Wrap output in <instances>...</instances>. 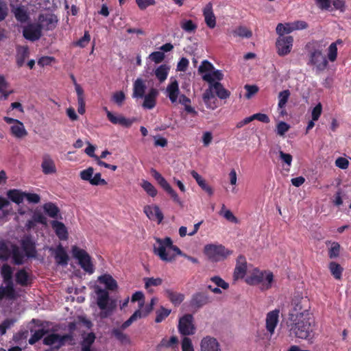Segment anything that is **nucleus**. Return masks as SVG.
<instances>
[{
  "mask_svg": "<svg viewBox=\"0 0 351 351\" xmlns=\"http://www.w3.org/2000/svg\"><path fill=\"white\" fill-rule=\"evenodd\" d=\"M287 328L296 338L311 340L315 330V321L312 316H289Z\"/></svg>",
  "mask_w": 351,
  "mask_h": 351,
  "instance_id": "f257e3e1",
  "label": "nucleus"
},
{
  "mask_svg": "<svg viewBox=\"0 0 351 351\" xmlns=\"http://www.w3.org/2000/svg\"><path fill=\"white\" fill-rule=\"evenodd\" d=\"M158 245H154V253L164 262H171L176 258V256L182 255L193 263H198L197 258L182 254L181 250L177 245H173L172 239L170 237L156 238Z\"/></svg>",
  "mask_w": 351,
  "mask_h": 351,
  "instance_id": "f03ea898",
  "label": "nucleus"
},
{
  "mask_svg": "<svg viewBox=\"0 0 351 351\" xmlns=\"http://www.w3.org/2000/svg\"><path fill=\"white\" fill-rule=\"evenodd\" d=\"M245 282L250 286H259L261 291L268 290L274 282V274L270 271H261L256 268L246 278Z\"/></svg>",
  "mask_w": 351,
  "mask_h": 351,
  "instance_id": "7ed1b4c3",
  "label": "nucleus"
},
{
  "mask_svg": "<svg viewBox=\"0 0 351 351\" xmlns=\"http://www.w3.org/2000/svg\"><path fill=\"white\" fill-rule=\"evenodd\" d=\"M97 295L96 303L101 310L100 317L106 318L112 315L114 309L117 306L114 300L110 299L109 293L104 289H97L95 291Z\"/></svg>",
  "mask_w": 351,
  "mask_h": 351,
  "instance_id": "20e7f679",
  "label": "nucleus"
},
{
  "mask_svg": "<svg viewBox=\"0 0 351 351\" xmlns=\"http://www.w3.org/2000/svg\"><path fill=\"white\" fill-rule=\"evenodd\" d=\"M292 309L289 313V317H308L311 316L310 313V300L307 297L297 295L293 297L292 300Z\"/></svg>",
  "mask_w": 351,
  "mask_h": 351,
  "instance_id": "39448f33",
  "label": "nucleus"
},
{
  "mask_svg": "<svg viewBox=\"0 0 351 351\" xmlns=\"http://www.w3.org/2000/svg\"><path fill=\"white\" fill-rule=\"evenodd\" d=\"M73 337L71 333L60 335L58 333H49L44 337L43 343L49 346L47 351H58L66 341H73Z\"/></svg>",
  "mask_w": 351,
  "mask_h": 351,
  "instance_id": "423d86ee",
  "label": "nucleus"
},
{
  "mask_svg": "<svg viewBox=\"0 0 351 351\" xmlns=\"http://www.w3.org/2000/svg\"><path fill=\"white\" fill-rule=\"evenodd\" d=\"M232 251L222 245L208 244L204 246V254L211 262H219L227 258Z\"/></svg>",
  "mask_w": 351,
  "mask_h": 351,
  "instance_id": "0eeeda50",
  "label": "nucleus"
},
{
  "mask_svg": "<svg viewBox=\"0 0 351 351\" xmlns=\"http://www.w3.org/2000/svg\"><path fill=\"white\" fill-rule=\"evenodd\" d=\"M71 252L73 258L77 260L78 264L83 270L90 274H94V265L92 263L90 254L85 250H82L77 245H73Z\"/></svg>",
  "mask_w": 351,
  "mask_h": 351,
  "instance_id": "6e6552de",
  "label": "nucleus"
},
{
  "mask_svg": "<svg viewBox=\"0 0 351 351\" xmlns=\"http://www.w3.org/2000/svg\"><path fill=\"white\" fill-rule=\"evenodd\" d=\"M308 56L309 61L307 64L315 67L316 71L319 72L324 71L328 65V62L319 47H313Z\"/></svg>",
  "mask_w": 351,
  "mask_h": 351,
  "instance_id": "1a4fd4ad",
  "label": "nucleus"
},
{
  "mask_svg": "<svg viewBox=\"0 0 351 351\" xmlns=\"http://www.w3.org/2000/svg\"><path fill=\"white\" fill-rule=\"evenodd\" d=\"M178 330L181 335L187 337L195 333L196 328L193 324V316L186 313L179 318Z\"/></svg>",
  "mask_w": 351,
  "mask_h": 351,
  "instance_id": "9d476101",
  "label": "nucleus"
},
{
  "mask_svg": "<svg viewBox=\"0 0 351 351\" xmlns=\"http://www.w3.org/2000/svg\"><path fill=\"white\" fill-rule=\"evenodd\" d=\"M153 176L159 184L160 186L162 187L164 191L169 195L170 197L172 198L173 201L176 204H179V206H182V202L180 198H179L176 191H175L172 186L169 185L167 181L164 178L163 176L160 175L157 171H153Z\"/></svg>",
  "mask_w": 351,
  "mask_h": 351,
  "instance_id": "9b49d317",
  "label": "nucleus"
},
{
  "mask_svg": "<svg viewBox=\"0 0 351 351\" xmlns=\"http://www.w3.org/2000/svg\"><path fill=\"white\" fill-rule=\"evenodd\" d=\"M293 38L291 35L286 36H278L276 40V48H277L278 55L284 56L289 54L292 49Z\"/></svg>",
  "mask_w": 351,
  "mask_h": 351,
  "instance_id": "f8f14e48",
  "label": "nucleus"
},
{
  "mask_svg": "<svg viewBox=\"0 0 351 351\" xmlns=\"http://www.w3.org/2000/svg\"><path fill=\"white\" fill-rule=\"evenodd\" d=\"M42 35V25L39 23H30L23 29V36L25 38L34 42L40 38Z\"/></svg>",
  "mask_w": 351,
  "mask_h": 351,
  "instance_id": "ddd939ff",
  "label": "nucleus"
},
{
  "mask_svg": "<svg viewBox=\"0 0 351 351\" xmlns=\"http://www.w3.org/2000/svg\"><path fill=\"white\" fill-rule=\"evenodd\" d=\"M21 245L27 258H35L37 251L36 243L31 235H25L21 241Z\"/></svg>",
  "mask_w": 351,
  "mask_h": 351,
  "instance_id": "4468645a",
  "label": "nucleus"
},
{
  "mask_svg": "<svg viewBox=\"0 0 351 351\" xmlns=\"http://www.w3.org/2000/svg\"><path fill=\"white\" fill-rule=\"evenodd\" d=\"M247 272V261L244 255L241 254L237 259L236 267L233 272L234 280L245 278Z\"/></svg>",
  "mask_w": 351,
  "mask_h": 351,
  "instance_id": "2eb2a0df",
  "label": "nucleus"
},
{
  "mask_svg": "<svg viewBox=\"0 0 351 351\" xmlns=\"http://www.w3.org/2000/svg\"><path fill=\"white\" fill-rule=\"evenodd\" d=\"M108 121L114 125H119L123 127L129 128L132 125L133 121L128 119L121 114L116 116L112 112H110L106 107L104 108Z\"/></svg>",
  "mask_w": 351,
  "mask_h": 351,
  "instance_id": "dca6fc26",
  "label": "nucleus"
},
{
  "mask_svg": "<svg viewBox=\"0 0 351 351\" xmlns=\"http://www.w3.org/2000/svg\"><path fill=\"white\" fill-rule=\"evenodd\" d=\"M210 302L209 296L204 292H197L193 295L190 305L192 308L199 309Z\"/></svg>",
  "mask_w": 351,
  "mask_h": 351,
  "instance_id": "f3484780",
  "label": "nucleus"
},
{
  "mask_svg": "<svg viewBox=\"0 0 351 351\" xmlns=\"http://www.w3.org/2000/svg\"><path fill=\"white\" fill-rule=\"evenodd\" d=\"M201 351H221L217 339L210 336H206L201 340Z\"/></svg>",
  "mask_w": 351,
  "mask_h": 351,
  "instance_id": "a211bd4d",
  "label": "nucleus"
},
{
  "mask_svg": "<svg viewBox=\"0 0 351 351\" xmlns=\"http://www.w3.org/2000/svg\"><path fill=\"white\" fill-rule=\"evenodd\" d=\"M40 167L45 175H51L57 172V167H56L55 162L48 154H45L43 155Z\"/></svg>",
  "mask_w": 351,
  "mask_h": 351,
  "instance_id": "6ab92c4d",
  "label": "nucleus"
},
{
  "mask_svg": "<svg viewBox=\"0 0 351 351\" xmlns=\"http://www.w3.org/2000/svg\"><path fill=\"white\" fill-rule=\"evenodd\" d=\"M144 212L147 217L151 220H158V223H160L163 219L164 215L160 208L156 206H145L144 207Z\"/></svg>",
  "mask_w": 351,
  "mask_h": 351,
  "instance_id": "aec40b11",
  "label": "nucleus"
},
{
  "mask_svg": "<svg viewBox=\"0 0 351 351\" xmlns=\"http://www.w3.org/2000/svg\"><path fill=\"white\" fill-rule=\"evenodd\" d=\"M49 250L53 251L54 259L58 265H67L69 256L61 244H59L56 249L50 248Z\"/></svg>",
  "mask_w": 351,
  "mask_h": 351,
  "instance_id": "412c9836",
  "label": "nucleus"
},
{
  "mask_svg": "<svg viewBox=\"0 0 351 351\" xmlns=\"http://www.w3.org/2000/svg\"><path fill=\"white\" fill-rule=\"evenodd\" d=\"M279 310L275 309L268 313L266 316V330L273 335L276 325L278 323Z\"/></svg>",
  "mask_w": 351,
  "mask_h": 351,
  "instance_id": "4be33fe9",
  "label": "nucleus"
},
{
  "mask_svg": "<svg viewBox=\"0 0 351 351\" xmlns=\"http://www.w3.org/2000/svg\"><path fill=\"white\" fill-rule=\"evenodd\" d=\"M51 227H52L55 234L58 238L62 241H66L68 239V230L66 226L63 222L53 220L51 221Z\"/></svg>",
  "mask_w": 351,
  "mask_h": 351,
  "instance_id": "5701e85b",
  "label": "nucleus"
},
{
  "mask_svg": "<svg viewBox=\"0 0 351 351\" xmlns=\"http://www.w3.org/2000/svg\"><path fill=\"white\" fill-rule=\"evenodd\" d=\"M158 95V90L156 88H151L147 95L144 96V101L142 106L145 109H154L156 103V97Z\"/></svg>",
  "mask_w": 351,
  "mask_h": 351,
  "instance_id": "b1692460",
  "label": "nucleus"
},
{
  "mask_svg": "<svg viewBox=\"0 0 351 351\" xmlns=\"http://www.w3.org/2000/svg\"><path fill=\"white\" fill-rule=\"evenodd\" d=\"M203 14L206 26L210 29H213L216 25V19L211 3L206 5L204 8Z\"/></svg>",
  "mask_w": 351,
  "mask_h": 351,
  "instance_id": "393cba45",
  "label": "nucleus"
},
{
  "mask_svg": "<svg viewBox=\"0 0 351 351\" xmlns=\"http://www.w3.org/2000/svg\"><path fill=\"white\" fill-rule=\"evenodd\" d=\"M10 256L15 265H22L25 263V254H23L20 247L16 244L11 245Z\"/></svg>",
  "mask_w": 351,
  "mask_h": 351,
  "instance_id": "a878e982",
  "label": "nucleus"
},
{
  "mask_svg": "<svg viewBox=\"0 0 351 351\" xmlns=\"http://www.w3.org/2000/svg\"><path fill=\"white\" fill-rule=\"evenodd\" d=\"M202 79L204 82L208 83L209 86L215 84V82H219L223 79V73L221 70H213V71L205 73L202 76Z\"/></svg>",
  "mask_w": 351,
  "mask_h": 351,
  "instance_id": "bb28decb",
  "label": "nucleus"
},
{
  "mask_svg": "<svg viewBox=\"0 0 351 351\" xmlns=\"http://www.w3.org/2000/svg\"><path fill=\"white\" fill-rule=\"evenodd\" d=\"M167 96L172 103L177 102L179 96V86L177 80L170 82L167 87Z\"/></svg>",
  "mask_w": 351,
  "mask_h": 351,
  "instance_id": "cd10ccee",
  "label": "nucleus"
},
{
  "mask_svg": "<svg viewBox=\"0 0 351 351\" xmlns=\"http://www.w3.org/2000/svg\"><path fill=\"white\" fill-rule=\"evenodd\" d=\"M146 86L141 78H137L133 84L132 98H143L145 96Z\"/></svg>",
  "mask_w": 351,
  "mask_h": 351,
  "instance_id": "c85d7f7f",
  "label": "nucleus"
},
{
  "mask_svg": "<svg viewBox=\"0 0 351 351\" xmlns=\"http://www.w3.org/2000/svg\"><path fill=\"white\" fill-rule=\"evenodd\" d=\"M98 281L101 284H104L106 286V289L108 290L113 291L117 289L118 287L117 281L114 280L113 277L108 274H104V275L99 276Z\"/></svg>",
  "mask_w": 351,
  "mask_h": 351,
  "instance_id": "c756f323",
  "label": "nucleus"
},
{
  "mask_svg": "<svg viewBox=\"0 0 351 351\" xmlns=\"http://www.w3.org/2000/svg\"><path fill=\"white\" fill-rule=\"evenodd\" d=\"M29 55V51L27 46H18L16 47V64L17 66L21 67L25 64V59Z\"/></svg>",
  "mask_w": 351,
  "mask_h": 351,
  "instance_id": "7c9ffc66",
  "label": "nucleus"
},
{
  "mask_svg": "<svg viewBox=\"0 0 351 351\" xmlns=\"http://www.w3.org/2000/svg\"><path fill=\"white\" fill-rule=\"evenodd\" d=\"M7 197L11 202L19 205L25 199V192L18 189H10L7 191Z\"/></svg>",
  "mask_w": 351,
  "mask_h": 351,
  "instance_id": "2f4dec72",
  "label": "nucleus"
},
{
  "mask_svg": "<svg viewBox=\"0 0 351 351\" xmlns=\"http://www.w3.org/2000/svg\"><path fill=\"white\" fill-rule=\"evenodd\" d=\"M210 88L215 90V93L217 94V96L220 99L229 98L231 95V93L228 90L225 89L223 85L220 82H215L210 85Z\"/></svg>",
  "mask_w": 351,
  "mask_h": 351,
  "instance_id": "473e14b6",
  "label": "nucleus"
},
{
  "mask_svg": "<svg viewBox=\"0 0 351 351\" xmlns=\"http://www.w3.org/2000/svg\"><path fill=\"white\" fill-rule=\"evenodd\" d=\"M10 84L5 77L0 74V98L6 100L11 94L13 93V90H9Z\"/></svg>",
  "mask_w": 351,
  "mask_h": 351,
  "instance_id": "72a5a7b5",
  "label": "nucleus"
},
{
  "mask_svg": "<svg viewBox=\"0 0 351 351\" xmlns=\"http://www.w3.org/2000/svg\"><path fill=\"white\" fill-rule=\"evenodd\" d=\"M15 278L17 285L22 287H26L30 284L29 274L24 269L18 270L15 274Z\"/></svg>",
  "mask_w": 351,
  "mask_h": 351,
  "instance_id": "f704fd0d",
  "label": "nucleus"
},
{
  "mask_svg": "<svg viewBox=\"0 0 351 351\" xmlns=\"http://www.w3.org/2000/svg\"><path fill=\"white\" fill-rule=\"evenodd\" d=\"M10 131L12 135L17 138H22L27 135L25 125L22 122L16 125H12Z\"/></svg>",
  "mask_w": 351,
  "mask_h": 351,
  "instance_id": "c9c22d12",
  "label": "nucleus"
},
{
  "mask_svg": "<svg viewBox=\"0 0 351 351\" xmlns=\"http://www.w3.org/2000/svg\"><path fill=\"white\" fill-rule=\"evenodd\" d=\"M165 294H167L169 300L176 306L180 305L184 300V295L182 293L174 292L171 289L165 290Z\"/></svg>",
  "mask_w": 351,
  "mask_h": 351,
  "instance_id": "e433bc0d",
  "label": "nucleus"
},
{
  "mask_svg": "<svg viewBox=\"0 0 351 351\" xmlns=\"http://www.w3.org/2000/svg\"><path fill=\"white\" fill-rule=\"evenodd\" d=\"M13 13L17 21L21 23H25L29 19V16L28 15L27 12L23 6L16 8L13 11Z\"/></svg>",
  "mask_w": 351,
  "mask_h": 351,
  "instance_id": "4c0bfd02",
  "label": "nucleus"
},
{
  "mask_svg": "<svg viewBox=\"0 0 351 351\" xmlns=\"http://www.w3.org/2000/svg\"><path fill=\"white\" fill-rule=\"evenodd\" d=\"M43 210L45 214L53 219L57 218L60 213L59 208L54 203L51 202L45 203Z\"/></svg>",
  "mask_w": 351,
  "mask_h": 351,
  "instance_id": "58836bf2",
  "label": "nucleus"
},
{
  "mask_svg": "<svg viewBox=\"0 0 351 351\" xmlns=\"http://www.w3.org/2000/svg\"><path fill=\"white\" fill-rule=\"evenodd\" d=\"M169 67L167 64H162L155 70V75L160 82H163L167 79Z\"/></svg>",
  "mask_w": 351,
  "mask_h": 351,
  "instance_id": "ea45409f",
  "label": "nucleus"
},
{
  "mask_svg": "<svg viewBox=\"0 0 351 351\" xmlns=\"http://www.w3.org/2000/svg\"><path fill=\"white\" fill-rule=\"evenodd\" d=\"M178 343V339L176 336H171L169 339L166 338H163L160 340V343L158 344L156 347V350L158 351H160L163 348H171L173 345H176Z\"/></svg>",
  "mask_w": 351,
  "mask_h": 351,
  "instance_id": "a19ab883",
  "label": "nucleus"
},
{
  "mask_svg": "<svg viewBox=\"0 0 351 351\" xmlns=\"http://www.w3.org/2000/svg\"><path fill=\"white\" fill-rule=\"evenodd\" d=\"M171 310L164 306H160L159 309L156 311L155 322L159 324L169 317Z\"/></svg>",
  "mask_w": 351,
  "mask_h": 351,
  "instance_id": "79ce46f5",
  "label": "nucleus"
},
{
  "mask_svg": "<svg viewBox=\"0 0 351 351\" xmlns=\"http://www.w3.org/2000/svg\"><path fill=\"white\" fill-rule=\"evenodd\" d=\"M329 269L330 274L337 280H339L342 276L343 268L342 267L335 261H332L329 264Z\"/></svg>",
  "mask_w": 351,
  "mask_h": 351,
  "instance_id": "37998d69",
  "label": "nucleus"
},
{
  "mask_svg": "<svg viewBox=\"0 0 351 351\" xmlns=\"http://www.w3.org/2000/svg\"><path fill=\"white\" fill-rule=\"evenodd\" d=\"M293 31L291 23H279L277 27H276V33L278 34L279 36H285V34L291 33Z\"/></svg>",
  "mask_w": 351,
  "mask_h": 351,
  "instance_id": "c03bdc74",
  "label": "nucleus"
},
{
  "mask_svg": "<svg viewBox=\"0 0 351 351\" xmlns=\"http://www.w3.org/2000/svg\"><path fill=\"white\" fill-rule=\"evenodd\" d=\"M141 186L149 196L154 197L157 195V191L155 186L150 182L143 180Z\"/></svg>",
  "mask_w": 351,
  "mask_h": 351,
  "instance_id": "a18cd8bd",
  "label": "nucleus"
},
{
  "mask_svg": "<svg viewBox=\"0 0 351 351\" xmlns=\"http://www.w3.org/2000/svg\"><path fill=\"white\" fill-rule=\"evenodd\" d=\"M48 331L45 330L44 328H40L34 332L33 335L31 336L29 339V343L31 345L35 344L36 342L40 341L44 337L47 336Z\"/></svg>",
  "mask_w": 351,
  "mask_h": 351,
  "instance_id": "49530a36",
  "label": "nucleus"
},
{
  "mask_svg": "<svg viewBox=\"0 0 351 351\" xmlns=\"http://www.w3.org/2000/svg\"><path fill=\"white\" fill-rule=\"evenodd\" d=\"M181 27L183 31L186 32L188 33H193L196 31L197 25L195 24L193 21L191 19H184L181 22Z\"/></svg>",
  "mask_w": 351,
  "mask_h": 351,
  "instance_id": "de8ad7c7",
  "label": "nucleus"
},
{
  "mask_svg": "<svg viewBox=\"0 0 351 351\" xmlns=\"http://www.w3.org/2000/svg\"><path fill=\"white\" fill-rule=\"evenodd\" d=\"M233 34L241 38H251L252 33L247 27L241 26L234 30Z\"/></svg>",
  "mask_w": 351,
  "mask_h": 351,
  "instance_id": "09e8293b",
  "label": "nucleus"
},
{
  "mask_svg": "<svg viewBox=\"0 0 351 351\" xmlns=\"http://www.w3.org/2000/svg\"><path fill=\"white\" fill-rule=\"evenodd\" d=\"M289 90L288 89L284 90L278 94V108H283L288 101L289 97Z\"/></svg>",
  "mask_w": 351,
  "mask_h": 351,
  "instance_id": "8fccbe9b",
  "label": "nucleus"
},
{
  "mask_svg": "<svg viewBox=\"0 0 351 351\" xmlns=\"http://www.w3.org/2000/svg\"><path fill=\"white\" fill-rule=\"evenodd\" d=\"M215 70V67L212 63H210V61L208 60H204L201 62V64L199 67V73L201 74H205L210 73Z\"/></svg>",
  "mask_w": 351,
  "mask_h": 351,
  "instance_id": "3c124183",
  "label": "nucleus"
},
{
  "mask_svg": "<svg viewBox=\"0 0 351 351\" xmlns=\"http://www.w3.org/2000/svg\"><path fill=\"white\" fill-rule=\"evenodd\" d=\"M121 328H114L112 330V335L116 337L117 339H118L121 343H129V338L128 337L124 334Z\"/></svg>",
  "mask_w": 351,
  "mask_h": 351,
  "instance_id": "603ef678",
  "label": "nucleus"
},
{
  "mask_svg": "<svg viewBox=\"0 0 351 351\" xmlns=\"http://www.w3.org/2000/svg\"><path fill=\"white\" fill-rule=\"evenodd\" d=\"M90 35L89 32L86 30L84 36L75 43H73V46L84 48L87 46V45L90 43Z\"/></svg>",
  "mask_w": 351,
  "mask_h": 351,
  "instance_id": "864d4df0",
  "label": "nucleus"
},
{
  "mask_svg": "<svg viewBox=\"0 0 351 351\" xmlns=\"http://www.w3.org/2000/svg\"><path fill=\"white\" fill-rule=\"evenodd\" d=\"M145 287L146 289L149 288L150 287H156L162 284V279L160 278H145Z\"/></svg>",
  "mask_w": 351,
  "mask_h": 351,
  "instance_id": "5fc2aeb1",
  "label": "nucleus"
},
{
  "mask_svg": "<svg viewBox=\"0 0 351 351\" xmlns=\"http://www.w3.org/2000/svg\"><path fill=\"white\" fill-rule=\"evenodd\" d=\"M10 252L11 248L9 249L7 243L3 241L0 242V258L3 261H7Z\"/></svg>",
  "mask_w": 351,
  "mask_h": 351,
  "instance_id": "6e6d98bb",
  "label": "nucleus"
},
{
  "mask_svg": "<svg viewBox=\"0 0 351 351\" xmlns=\"http://www.w3.org/2000/svg\"><path fill=\"white\" fill-rule=\"evenodd\" d=\"M165 57V53L160 51H154L149 56L150 60L155 62L156 64H159L160 62H163Z\"/></svg>",
  "mask_w": 351,
  "mask_h": 351,
  "instance_id": "4d7b16f0",
  "label": "nucleus"
},
{
  "mask_svg": "<svg viewBox=\"0 0 351 351\" xmlns=\"http://www.w3.org/2000/svg\"><path fill=\"white\" fill-rule=\"evenodd\" d=\"M1 276L3 280L12 278V269L10 265L4 264L1 268Z\"/></svg>",
  "mask_w": 351,
  "mask_h": 351,
  "instance_id": "13d9d810",
  "label": "nucleus"
},
{
  "mask_svg": "<svg viewBox=\"0 0 351 351\" xmlns=\"http://www.w3.org/2000/svg\"><path fill=\"white\" fill-rule=\"evenodd\" d=\"M337 47L335 46V43H330L328 47V58L330 62H334L337 58Z\"/></svg>",
  "mask_w": 351,
  "mask_h": 351,
  "instance_id": "bf43d9fd",
  "label": "nucleus"
},
{
  "mask_svg": "<svg viewBox=\"0 0 351 351\" xmlns=\"http://www.w3.org/2000/svg\"><path fill=\"white\" fill-rule=\"evenodd\" d=\"M340 245L337 242H333L328 250V256L330 258H336L339 254Z\"/></svg>",
  "mask_w": 351,
  "mask_h": 351,
  "instance_id": "052dcab7",
  "label": "nucleus"
},
{
  "mask_svg": "<svg viewBox=\"0 0 351 351\" xmlns=\"http://www.w3.org/2000/svg\"><path fill=\"white\" fill-rule=\"evenodd\" d=\"M95 340V335L94 332H89L85 336L82 341V346L91 347L92 344L94 343Z\"/></svg>",
  "mask_w": 351,
  "mask_h": 351,
  "instance_id": "680f3d73",
  "label": "nucleus"
},
{
  "mask_svg": "<svg viewBox=\"0 0 351 351\" xmlns=\"http://www.w3.org/2000/svg\"><path fill=\"white\" fill-rule=\"evenodd\" d=\"M14 324V321L10 319H6L2 322L1 324H0V336L4 335L7 330L10 328Z\"/></svg>",
  "mask_w": 351,
  "mask_h": 351,
  "instance_id": "e2e57ef3",
  "label": "nucleus"
},
{
  "mask_svg": "<svg viewBox=\"0 0 351 351\" xmlns=\"http://www.w3.org/2000/svg\"><path fill=\"white\" fill-rule=\"evenodd\" d=\"M210 281L215 283V285H217V287H220L221 289H228L229 287L228 283L222 280L221 277H212L210 278Z\"/></svg>",
  "mask_w": 351,
  "mask_h": 351,
  "instance_id": "0e129e2a",
  "label": "nucleus"
},
{
  "mask_svg": "<svg viewBox=\"0 0 351 351\" xmlns=\"http://www.w3.org/2000/svg\"><path fill=\"white\" fill-rule=\"evenodd\" d=\"M94 173V168L89 167L80 172V178L82 180L90 181Z\"/></svg>",
  "mask_w": 351,
  "mask_h": 351,
  "instance_id": "69168bd1",
  "label": "nucleus"
},
{
  "mask_svg": "<svg viewBox=\"0 0 351 351\" xmlns=\"http://www.w3.org/2000/svg\"><path fill=\"white\" fill-rule=\"evenodd\" d=\"M90 184L93 186H99V185H106V182L105 180L101 178V173H95L94 177H92L90 180H89Z\"/></svg>",
  "mask_w": 351,
  "mask_h": 351,
  "instance_id": "338daca9",
  "label": "nucleus"
},
{
  "mask_svg": "<svg viewBox=\"0 0 351 351\" xmlns=\"http://www.w3.org/2000/svg\"><path fill=\"white\" fill-rule=\"evenodd\" d=\"M182 351H193L191 339L187 337L182 339Z\"/></svg>",
  "mask_w": 351,
  "mask_h": 351,
  "instance_id": "774afa93",
  "label": "nucleus"
}]
</instances>
